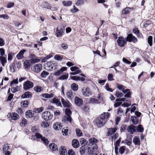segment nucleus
<instances>
[{
  "label": "nucleus",
  "instance_id": "obj_1",
  "mask_svg": "<svg viewBox=\"0 0 155 155\" xmlns=\"http://www.w3.org/2000/svg\"><path fill=\"white\" fill-rule=\"evenodd\" d=\"M44 68L45 70L49 71L54 70L57 68V64L54 62L48 61L45 64Z\"/></svg>",
  "mask_w": 155,
  "mask_h": 155
},
{
  "label": "nucleus",
  "instance_id": "obj_2",
  "mask_svg": "<svg viewBox=\"0 0 155 155\" xmlns=\"http://www.w3.org/2000/svg\"><path fill=\"white\" fill-rule=\"evenodd\" d=\"M117 87L119 90L122 91L124 93L126 94L124 95L125 97H130L131 95V93L129 89H125L126 87L121 85L117 84Z\"/></svg>",
  "mask_w": 155,
  "mask_h": 155
},
{
  "label": "nucleus",
  "instance_id": "obj_3",
  "mask_svg": "<svg viewBox=\"0 0 155 155\" xmlns=\"http://www.w3.org/2000/svg\"><path fill=\"white\" fill-rule=\"evenodd\" d=\"M64 27L63 25L59 26L56 28V34L58 38L62 36L64 33Z\"/></svg>",
  "mask_w": 155,
  "mask_h": 155
},
{
  "label": "nucleus",
  "instance_id": "obj_4",
  "mask_svg": "<svg viewBox=\"0 0 155 155\" xmlns=\"http://www.w3.org/2000/svg\"><path fill=\"white\" fill-rule=\"evenodd\" d=\"M137 39H117V41L119 45L123 47L125 45L127 41L129 42H135L137 41Z\"/></svg>",
  "mask_w": 155,
  "mask_h": 155
},
{
  "label": "nucleus",
  "instance_id": "obj_5",
  "mask_svg": "<svg viewBox=\"0 0 155 155\" xmlns=\"http://www.w3.org/2000/svg\"><path fill=\"white\" fill-rule=\"evenodd\" d=\"M52 115L48 111H45L42 114V118L45 120H50L52 118Z\"/></svg>",
  "mask_w": 155,
  "mask_h": 155
},
{
  "label": "nucleus",
  "instance_id": "obj_6",
  "mask_svg": "<svg viewBox=\"0 0 155 155\" xmlns=\"http://www.w3.org/2000/svg\"><path fill=\"white\" fill-rule=\"evenodd\" d=\"M23 89L25 90H28L33 86V84L31 82L29 81H27L23 84Z\"/></svg>",
  "mask_w": 155,
  "mask_h": 155
},
{
  "label": "nucleus",
  "instance_id": "obj_7",
  "mask_svg": "<svg viewBox=\"0 0 155 155\" xmlns=\"http://www.w3.org/2000/svg\"><path fill=\"white\" fill-rule=\"evenodd\" d=\"M100 115V117L97 118L96 121V124L98 127L103 126L105 123V120Z\"/></svg>",
  "mask_w": 155,
  "mask_h": 155
},
{
  "label": "nucleus",
  "instance_id": "obj_8",
  "mask_svg": "<svg viewBox=\"0 0 155 155\" xmlns=\"http://www.w3.org/2000/svg\"><path fill=\"white\" fill-rule=\"evenodd\" d=\"M42 65L40 64H35L31 67V69L35 73H38L41 69Z\"/></svg>",
  "mask_w": 155,
  "mask_h": 155
},
{
  "label": "nucleus",
  "instance_id": "obj_9",
  "mask_svg": "<svg viewBox=\"0 0 155 155\" xmlns=\"http://www.w3.org/2000/svg\"><path fill=\"white\" fill-rule=\"evenodd\" d=\"M82 92L84 95L86 97H88L91 95L90 90L88 88H84L82 90Z\"/></svg>",
  "mask_w": 155,
  "mask_h": 155
},
{
  "label": "nucleus",
  "instance_id": "obj_10",
  "mask_svg": "<svg viewBox=\"0 0 155 155\" xmlns=\"http://www.w3.org/2000/svg\"><path fill=\"white\" fill-rule=\"evenodd\" d=\"M35 136L37 138H41L42 140L44 142L45 144H48V140L46 139L45 137H43L40 134L37 133L35 134V136H34V137Z\"/></svg>",
  "mask_w": 155,
  "mask_h": 155
},
{
  "label": "nucleus",
  "instance_id": "obj_11",
  "mask_svg": "<svg viewBox=\"0 0 155 155\" xmlns=\"http://www.w3.org/2000/svg\"><path fill=\"white\" fill-rule=\"evenodd\" d=\"M127 130L129 134H132L136 130V127L133 125H131L127 128Z\"/></svg>",
  "mask_w": 155,
  "mask_h": 155
},
{
  "label": "nucleus",
  "instance_id": "obj_12",
  "mask_svg": "<svg viewBox=\"0 0 155 155\" xmlns=\"http://www.w3.org/2000/svg\"><path fill=\"white\" fill-rule=\"evenodd\" d=\"M9 147L7 144H5L3 147V153L5 155H10V152L8 151Z\"/></svg>",
  "mask_w": 155,
  "mask_h": 155
},
{
  "label": "nucleus",
  "instance_id": "obj_13",
  "mask_svg": "<svg viewBox=\"0 0 155 155\" xmlns=\"http://www.w3.org/2000/svg\"><path fill=\"white\" fill-rule=\"evenodd\" d=\"M117 129V127L109 128L108 129V131L107 133V135L108 136L111 135L116 132Z\"/></svg>",
  "mask_w": 155,
  "mask_h": 155
},
{
  "label": "nucleus",
  "instance_id": "obj_14",
  "mask_svg": "<svg viewBox=\"0 0 155 155\" xmlns=\"http://www.w3.org/2000/svg\"><path fill=\"white\" fill-rule=\"evenodd\" d=\"M89 144L90 145H93L97 144V143L98 142V140L96 138H91L88 140Z\"/></svg>",
  "mask_w": 155,
  "mask_h": 155
},
{
  "label": "nucleus",
  "instance_id": "obj_15",
  "mask_svg": "<svg viewBox=\"0 0 155 155\" xmlns=\"http://www.w3.org/2000/svg\"><path fill=\"white\" fill-rule=\"evenodd\" d=\"M74 102L76 105L79 106L82 104L83 100L79 97H75L74 98Z\"/></svg>",
  "mask_w": 155,
  "mask_h": 155
},
{
  "label": "nucleus",
  "instance_id": "obj_16",
  "mask_svg": "<svg viewBox=\"0 0 155 155\" xmlns=\"http://www.w3.org/2000/svg\"><path fill=\"white\" fill-rule=\"evenodd\" d=\"M10 117L12 120H16L19 119V115L15 113H12L10 114Z\"/></svg>",
  "mask_w": 155,
  "mask_h": 155
},
{
  "label": "nucleus",
  "instance_id": "obj_17",
  "mask_svg": "<svg viewBox=\"0 0 155 155\" xmlns=\"http://www.w3.org/2000/svg\"><path fill=\"white\" fill-rule=\"evenodd\" d=\"M67 69V68L66 67H62L58 71H55L54 73V75L57 76L60 75L62 72L66 70Z\"/></svg>",
  "mask_w": 155,
  "mask_h": 155
},
{
  "label": "nucleus",
  "instance_id": "obj_18",
  "mask_svg": "<svg viewBox=\"0 0 155 155\" xmlns=\"http://www.w3.org/2000/svg\"><path fill=\"white\" fill-rule=\"evenodd\" d=\"M72 144L73 147L75 148H77L79 146V143L78 140L74 139H73L72 142Z\"/></svg>",
  "mask_w": 155,
  "mask_h": 155
},
{
  "label": "nucleus",
  "instance_id": "obj_19",
  "mask_svg": "<svg viewBox=\"0 0 155 155\" xmlns=\"http://www.w3.org/2000/svg\"><path fill=\"white\" fill-rule=\"evenodd\" d=\"M62 127L61 123L58 122L56 123L53 126V127L54 129L57 130H60Z\"/></svg>",
  "mask_w": 155,
  "mask_h": 155
},
{
  "label": "nucleus",
  "instance_id": "obj_20",
  "mask_svg": "<svg viewBox=\"0 0 155 155\" xmlns=\"http://www.w3.org/2000/svg\"><path fill=\"white\" fill-rule=\"evenodd\" d=\"M34 110L32 111L31 110L27 111L25 113L26 117L27 118H31L33 117L34 114Z\"/></svg>",
  "mask_w": 155,
  "mask_h": 155
},
{
  "label": "nucleus",
  "instance_id": "obj_21",
  "mask_svg": "<svg viewBox=\"0 0 155 155\" xmlns=\"http://www.w3.org/2000/svg\"><path fill=\"white\" fill-rule=\"evenodd\" d=\"M59 151L61 155H67V151L64 147H61L59 149Z\"/></svg>",
  "mask_w": 155,
  "mask_h": 155
},
{
  "label": "nucleus",
  "instance_id": "obj_22",
  "mask_svg": "<svg viewBox=\"0 0 155 155\" xmlns=\"http://www.w3.org/2000/svg\"><path fill=\"white\" fill-rule=\"evenodd\" d=\"M61 101L63 106L65 107H68L70 106L71 103L69 101L65 100L63 98L61 99Z\"/></svg>",
  "mask_w": 155,
  "mask_h": 155
},
{
  "label": "nucleus",
  "instance_id": "obj_23",
  "mask_svg": "<svg viewBox=\"0 0 155 155\" xmlns=\"http://www.w3.org/2000/svg\"><path fill=\"white\" fill-rule=\"evenodd\" d=\"M25 51V50L23 49L21 51L18 53V54L16 55L17 58L19 60L21 59L23 57V54Z\"/></svg>",
  "mask_w": 155,
  "mask_h": 155
},
{
  "label": "nucleus",
  "instance_id": "obj_24",
  "mask_svg": "<svg viewBox=\"0 0 155 155\" xmlns=\"http://www.w3.org/2000/svg\"><path fill=\"white\" fill-rule=\"evenodd\" d=\"M70 69L72 71L75 72L77 74L81 72V70L75 66L71 67Z\"/></svg>",
  "mask_w": 155,
  "mask_h": 155
},
{
  "label": "nucleus",
  "instance_id": "obj_25",
  "mask_svg": "<svg viewBox=\"0 0 155 155\" xmlns=\"http://www.w3.org/2000/svg\"><path fill=\"white\" fill-rule=\"evenodd\" d=\"M31 92L27 91L25 92L24 94L22 95L21 97L23 98H28L31 97Z\"/></svg>",
  "mask_w": 155,
  "mask_h": 155
},
{
  "label": "nucleus",
  "instance_id": "obj_26",
  "mask_svg": "<svg viewBox=\"0 0 155 155\" xmlns=\"http://www.w3.org/2000/svg\"><path fill=\"white\" fill-rule=\"evenodd\" d=\"M51 102L56 104L57 106H61V103L58 99L54 98Z\"/></svg>",
  "mask_w": 155,
  "mask_h": 155
},
{
  "label": "nucleus",
  "instance_id": "obj_27",
  "mask_svg": "<svg viewBox=\"0 0 155 155\" xmlns=\"http://www.w3.org/2000/svg\"><path fill=\"white\" fill-rule=\"evenodd\" d=\"M40 59L38 57H36L32 59H30L29 61L31 64H34L40 61Z\"/></svg>",
  "mask_w": 155,
  "mask_h": 155
},
{
  "label": "nucleus",
  "instance_id": "obj_28",
  "mask_svg": "<svg viewBox=\"0 0 155 155\" xmlns=\"http://www.w3.org/2000/svg\"><path fill=\"white\" fill-rule=\"evenodd\" d=\"M101 118H103L104 120L106 118H108L110 116V114L108 112H104L103 114L101 115Z\"/></svg>",
  "mask_w": 155,
  "mask_h": 155
},
{
  "label": "nucleus",
  "instance_id": "obj_29",
  "mask_svg": "<svg viewBox=\"0 0 155 155\" xmlns=\"http://www.w3.org/2000/svg\"><path fill=\"white\" fill-rule=\"evenodd\" d=\"M67 95L68 98L71 99L74 96V94L71 91H68L67 93Z\"/></svg>",
  "mask_w": 155,
  "mask_h": 155
},
{
  "label": "nucleus",
  "instance_id": "obj_30",
  "mask_svg": "<svg viewBox=\"0 0 155 155\" xmlns=\"http://www.w3.org/2000/svg\"><path fill=\"white\" fill-rule=\"evenodd\" d=\"M63 119L65 121L68 122L70 123L71 122L72 119L70 115H65L64 116Z\"/></svg>",
  "mask_w": 155,
  "mask_h": 155
},
{
  "label": "nucleus",
  "instance_id": "obj_31",
  "mask_svg": "<svg viewBox=\"0 0 155 155\" xmlns=\"http://www.w3.org/2000/svg\"><path fill=\"white\" fill-rule=\"evenodd\" d=\"M131 120L132 122L134 124L136 125L138 123V120L136 117L131 116Z\"/></svg>",
  "mask_w": 155,
  "mask_h": 155
},
{
  "label": "nucleus",
  "instance_id": "obj_32",
  "mask_svg": "<svg viewBox=\"0 0 155 155\" xmlns=\"http://www.w3.org/2000/svg\"><path fill=\"white\" fill-rule=\"evenodd\" d=\"M42 96L43 97L46 98H50L53 97L54 94L52 93H51L50 94L44 93L42 94Z\"/></svg>",
  "mask_w": 155,
  "mask_h": 155
},
{
  "label": "nucleus",
  "instance_id": "obj_33",
  "mask_svg": "<svg viewBox=\"0 0 155 155\" xmlns=\"http://www.w3.org/2000/svg\"><path fill=\"white\" fill-rule=\"evenodd\" d=\"M49 146L50 149L52 150L55 151L57 149V145H55L54 143L50 144Z\"/></svg>",
  "mask_w": 155,
  "mask_h": 155
},
{
  "label": "nucleus",
  "instance_id": "obj_34",
  "mask_svg": "<svg viewBox=\"0 0 155 155\" xmlns=\"http://www.w3.org/2000/svg\"><path fill=\"white\" fill-rule=\"evenodd\" d=\"M62 4L65 6H70L71 5L72 2L71 1H63Z\"/></svg>",
  "mask_w": 155,
  "mask_h": 155
},
{
  "label": "nucleus",
  "instance_id": "obj_35",
  "mask_svg": "<svg viewBox=\"0 0 155 155\" xmlns=\"http://www.w3.org/2000/svg\"><path fill=\"white\" fill-rule=\"evenodd\" d=\"M30 62L29 61L26 60L25 61L24 63V66L26 68H29L31 66Z\"/></svg>",
  "mask_w": 155,
  "mask_h": 155
},
{
  "label": "nucleus",
  "instance_id": "obj_36",
  "mask_svg": "<svg viewBox=\"0 0 155 155\" xmlns=\"http://www.w3.org/2000/svg\"><path fill=\"white\" fill-rule=\"evenodd\" d=\"M0 61L2 63V65L3 66H5V64L7 62L6 58L3 56H0Z\"/></svg>",
  "mask_w": 155,
  "mask_h": 155
},
{
  "label": "nucleus",
  "instance_id": "obj_37",
  "mask_svg": "<svg viewBox=\"0 0 155 155\" xmlns=\"http://www.w3.org/2000/svg\"><path fill=\"white\" fill-rule=\"evenodd\" d=\"M44 109V108L41 107L39 108H35L33 110L34 112L36 113H38L42 112Z\"/></svg>",
  "mask_w": 155,
  "mask_h": 155
},
{
  "label": "nucleus",
  "instance_id": "obj_38",
  "mask_svg": "<svg viewBox=\"0 0 155 155\" xmlns=\"http://www.w3.org/2000/svg\"><path fill=\"white\" fill-rule=\"evenodd\" d=\"M72 89L74 91H77L78 89V85L76 83L72 84L71 85Z\"/></svg>",
  "mask_w": 155,
  "mask_h": 155
},
{
  "label": "nucleus",
  "instance_id": "obj_39",
  "mask_svg": "<svg viewBox=\"0 0 155 155\" xmlns=\"http://www.w3.org/2000/svg\"><path fill=\"white\" fill-rule=\"evenodd\" d=\"M140 140L139 137L135 136L134 138L133 142L135 144L138 145L140 143Z\"/></svg>",
  "mask_w": 155,
  "mask_h": 155
},
{
  "label": "nucleus",
  "instance_id": "obj_40",
  "mask_svg": "<svg viewBox=\"0 0 155 155\" xmlns=\"http://www.w3.org/2000/svg\"><path fill=\"white\" fill-rule=\"evenodd\" d=\"M68 78V73H65L64 74L61 76L59 79L61 80H64Z\"/></svg>",
  "mask_w": 155,
  "mask_h": 155
},
{
  "label": "nucleus",
  "instance_id": "obj_41",
  "mask_svg": "<svg viewBox=\"0 0 155 155\" xmlns=\"http://www.w3.org/2000/svg\"><path fill=\"white\" fill-rule=\"evenodd\" d=\"M29 104V102L27 101H22L21 102V106L24 107H26Z\"/></svg>",
  "mask_w": 155,
  "mask_h": 155
},
{
  "label": "nucleus",
  "instance_id": "obj_42",
  "mask_svg": "<svg viewBox=\"0 0 155 155\" xmlns=\"http://www.w3.org/2000/svg\"><path fill=\"white\" fill-rule=\"evenodd\" d=\"M129 7H127L122 11V14L123 15H126L128 14L130 11L129 9Z\"/></svg>",
  "mask_w": 155,
  "mask_h": 155
},
{
  "label": "nucleus",
  "instance_id": "obj_43",
  "mask_svg": "<svg viewBox=\"0 0 155 155\" xmlns=\"http://www.w3.org/2000/svg\"><path fill=\"white\" fill-rule=\"evenodd\" d=\"M136 129L137 131L141 133L143 132L144 130V129L141 125H139L137 127H136Z\"/></svg>",
  "mask_w": 155,
  "mask_h": 155
},
{
  "label": "nucleus",
  "instance_id": "obj_44",
  "mask_svg": "<svg viewBox=\"0 0 155 155\" xmlns=\"http://www.w3.org/2000/svg\"><path fill=\"white\" fill-rule=\"evenodd\" d=\"M42 7L45 8H47V9H50L51 10L53 11H56L57 9L55 7H53L50 6H42Z\"/></svg>",
  "mask_w": 155,
  "mask_h": 155
},
{
  "label": "nucleus",
  "instance_id": "obj_45",
  "mask_svg": "<svg viewBox=\"0 0 155 155\" xmlns=\"http://www.w3.org/2000/svg\"><path fill=\"white\" fill-rule=\"evenodd\" d=\"M76 134L78 137L82 136L83 135V134L79 128H78L76 129Z\"/></svg>",
  "mask_w": 155,
  "mask_h": 155
},
{
  "label": "nucleus",
  "instance_id": "obj_46",
  "mask_svg": "<svg viewBox=\"0 0 155 155\" xmlns=\"http://www.w3.org/2000/svg\"><path fill=\"white\" fill-rule=\"evenodd\" d=\"M80 141L81 144L82 145V146H85L87 143V141H86V140L83 138H81Z\"/></svg>",
  "mask_w": 155,
  "mask_h": 155
},
{
  "label": "nucleus",
  "instance_id": "obj_47",
  "mask_svg": "<svg viewBox=\"0 0 155 155\" xmlns=\"http://www.w3.org/2000/svg\"><path fill=\"white\" fill-rule=\"evenodd\" d=\"M84 3V0H78L75 3V5L77 6L81 5Z\"/></svg>",
  "mask_w": 155,
  "mask_h": 155
},
{
  "label": "nucleus",
  "instance_id": "obj_48",
  "mask_svg": "<svg viewBox=\"0 0 155 155\" xmlns=\"http://www.w3.org/2000/svg\"><path fill=\"white\" fill-rule=\"evenodd\" d=\"M54 59L60 61L63 58V56L59 55H56L54 57Z\"/></svg>",
  "mask_w": 155,
  "mask_h": 155
},
{
  "label": "nucleus",
  "instance_id": "obj_49",
  "mask_svg": "<svg viewBox=\"0 0 155 155\" xmlns=\"http://www.w3.org/2000/svg\"><path fill=\"white\" fill-rule=\"evenodd\" d=\"M49 73L45 71H43L41 74V77L45 78L49 74Z\"/></svg>",
  "mask_w": 155,
  "mask_h": 155
},
{
  "label": "nucleus",
  "instance_id": "obj_50",
  "mask_svg": "<svg viewBox=\"0 0 155 155\" xmlns=\"http://www.w3.org/2000/svg\"><path fill=\"white\" fill-rule=\"evenodd\" d=\"M34 90L36 92H40L42 90V89L40 86H36L34 88Z\"/></svg>",
  "mask_w": 155,
  "mask_h": 155
},
{
  "label": "nucleus",
  "instance_id": "obj_51",
  "mask_svg": "<svg viewBox=\"0 0 155 155\" xmlns=\"http://www.w3.org/2000/svg\"><path fill=\"white\" fill-rule=\"evenodd\" d=\"M125 150H126V149H125V146H122L120 147V148L119 149V153L120 154H122L124 153Z\"/></svg>",
  "mask_w": 155,
  "mask_h": 155
},
{
  "label": "nucleus",
  "instance_id": "obj_52",
  "mask_svg": "<svg viewBox=\"0 0 155 155\" xmlns=\"http://www.w3.org/2000/svg\"><path fill=\"white\" fill-rule=\"evenodd\" d=\"M125 39H137V38L135 36L133 35L132 33H130L128 35L127 38H125Z\"/></svg>",
  "mask_w": 155,
  "mask_h": 155
},
{
  "label": "nucleus",
  "instance_id": "obj_53",
  "mask_svg": "<svg viewBox=\"0 0 155 155\" xmlns=\"http://www.w3.org/2000/svg\"><path fill=\"white\" fill-rule=\"evenodd\" d=\"M14 5V3L13 2H9L7 5V8H10L13 7Z\"/></svg>",
  "mask_w": 155,
  "mask_h": 155
},
{
  "label": "nucleus",
  "instance_id": "obj_54",
  "mask_svg": "<svg viewBox=\"0 0 155 155\" xmlns=\"http://www.w3.org/2000/svg\"><path fill=\"white\" fill-rule=\"evenodd\" d=\"M70 78L72 80L75 81H80V77L79 76H70Z\"/></svg>",
  "mask_w": 155,
  "mask_h": 155
},
{
  "label": "nucleus",
  "instance_id": "obj_55",
  "mask_svg": "<svg viewBox=\"0 0 155 155\" xmlns=\"http://www.w3.org/2000/svg\"><path fill=\"white\" fill-rule=\"evenodd\" d=\"M107 80L109 81H112L114 80L113 75L112 74H108Z\"/></svg>",
  "mask_w": 155,
  "mask_h": 155
},
{
  "label": "nucleus",
  "instance_id": "obj_56",
  "mask_svg": "<svg viewBox=\"0 0 155 155\" xmlns=\"http://www.w3.org/2000/svg\"><path fill=\"white\" fill-rule=\"evenodd\" d=\"M115 95L117 97H120L123 96V94L119 91L116 92Z\"/></svg>",
  "mask_w": 155,
  "mask_h": 155
},
{
  "label": "nucleus",
  "instance_id": "obj_57",
  "mask_svg": "<svg viewBox=\"0 0 155 155\" xmlns=\"http://www.w3.org/2000/svg\"><path fill=\"white\" fill-rule=\"evenodd\" d=\"M19 90V89L18 87H12L11 89V91L13 93H15L18 91Z\"/></svg>",
  "mask_w": 155,
  "mask_h": 155
},
{
  "label": "nucleus",
  "instance_id": "obj_58",
  "mask_svg": "<svg viewBox=\"0 0 155 155\" xmlns=\"http://www.w3.org/2000/svg\"><path fill=\"white\" fill-rule=\"evenodd\" d=\"M41 126L44 128H47L49 127V124L47 122H43L41 124Z\"/></svg>",
  "mask_w": 155,
  "mask_h": 155
},
{
  "label": "nucleus",
  "instance_id": "obj_59",
  "mask_svg": "<svg viewBox=\"0 0 155 155\" xmlns=\"http://www.w3.org/2000/svg\"><path fill=\"white\" fill-rule=\"evenodd\" d=\"M133 32L135 34L137 35L140 33V30L136 27H135L133 30Z\"/></svg>",
  "mask_w": 155,
  "mask_h": 155
},
{
  "label": "nucleus",
  "instance_id": "obj_60",
  "mask_svg": "<svg viewBox=\"0 0 155 155\" xmlns=\"http://www.w3.org/2000/svg\"><path fill=\"white\" fill-rule=\"evenodd\" d=\"M68 129L67 128H63L62 130V132L63 134L67 135L68 134Z\"/></svg>",
  "mask_w": 155,
  "mask_h": 155
},
{
  "label": "nucleus",
  "instance_id": "obj_61",
  "mask_svg": "<svg viewBox=\"0 0 155 155\" xmlns=\"http://www.w3.org/2000/svg\"><path fill=\"white\" fill-rule=\"evenodd\" d=\"M0 18H3L4 19H8L9 18V17L7 14L0 15Z\"/></svg>",
  "mask_w": 155,
  "mask_h": 155
},
{
  "label": "nucleus",
  "instance_id": "obj_62",
  "mask_svg": "<svg viewBox=\"0 0 155 155\" xmlns=\"http://www.w3.org/2000/svg\"><path fill=\"white\" fill-rule=\"evenodd\" d=\"M18 83V78H17L13 80L11 82V86L12 87H13V84H17Z\"/></svg>",
  "mask_w": 155,
  "mask_h": 155
},
{
  "label": "nucleus",
  "instance_id": "obj_63",
  "mask_svg": "<svg viewBox=\"0 0 155 155\" xmlns=\"http://www.w3.org/2000/svg\"><path fill=\"white\" fill-rule=\"evenodd\" d=\"M152 21H147L144 23L143 26L145 27H148L151 24Z\"/></svg>",
  "mask_w": 155,
  "mask_h": 155
},
{
  "label": "nucleus",
  "instance_id": "obj_64",
  "mask_svg": "<svg viewBox=\"0 0 155 155\" xmlns=\"http://www.w3.org/2000/svg\"><path fill=\"white\" fill-rule=\"evenodd\" d=\"M65 113L66 115H70L71 114V112L70 109L66 108L65 110Z\"/></svg>",
  "mask_w": 155,
  "mask_h": 155
}]
</instances>
